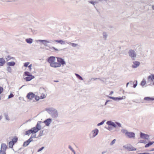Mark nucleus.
I'll list each match as a JSON object with an SVG mask.
<instances>
[{
  "label": "nucleus",
  "instance_id": "52",
  "mask_svg": "<svg viewBox=\"0 0 154 154\" xmlns=\"http://www.w3.org/2000/svg\"><path fill=\"white\" fill-rule=\"evenodd\" d=\"M44 148V146L40 148L39 149V152L41 151L42 150H43Z\"/></svg>",
  "mask_w": 154,
  "mask_h": 154
},
{
  "label": "nucleus",
  "instance_id": "34",
  "mask_svg": "<svg viewBox=\"0 0 154 154\" xmlns=\"http://www.w3.org/2000/svg\"><path fill=\"white\" fill-rule=\"evenodd\" d=\"M55 40H50L49 41H48V43L51 44H53L54 42H56L55 41Z\"/></svg>",
  "mask_w": 154,
  "mask_h": 154
},
{
  "label": "nucleus",
  "instance_id": "13",
  "mask_svg": "<svg viewBox=\"0 0 154 154\" xmlns=\"http://www.w3.org/2000/svg\"><path fill=\"white\" fill-rule=\"evenodd\" d=\"M32 136H31L29 139L24 142L23 144V146H26L29 144L30 143L32 140Z\"/></svg>",
  "mask_w": 154,
  "mask_h": 154
},
{
  "label": "nucleus",
  "instance_id": "59",
  "mask_svg": "<svg viewBox=\"0 0 154 154\" xmlns=\"http://www.w3.org/2000/svg\"><path fill=\"white\" fill-rule=\"evenodd\" d=\"M54 82H59V81L58 80H54Z\"/></svg>",
  "mask_w": 154,
  "mask_h": 154
},
{
  "label": "nucleus",
  "instance_id": "50",
  "mask_svg": "<svg viewBox=\"0 0 154 154\" xmlns=\"http://www.w3.org/2000/svg\"><path fill=\"white\" fill-rule=\"evenodd\" d=\"M32 66V64H30V65H29L28 66V68H29V71H31V69H31Z\"/></svg>",
  "mask_w": 154,
  "mask_h": 154
},
{
  "label": "nucleus",
  "instance_id": "45",
  "mask_svg": "<svg viewBox=\"0 0 154 154\" xmlns=\"http://www.w3.org/2000/svg\"><path fill=\"white\" fill-rule=\"evenodd\" d=\"M69 148L70 149L72 152L75 151L73 149L71 146L70 145L69 146Z\"/></svg>",
  "mask_w": 154,
  "mask_h": 154
},
{
  "label": "nucleus",
  "instance_id": "1",
  "mask_svg": "<svg viewBox=\"0 0 154 154\" xmlns=\"http://www.w3.org/2000/svg\"><path fill=\"white\" fill-rule=\"evenodd\" d=\"M46 110L53 118H57L58 116L57 111L53 108H46Z\"/></svg>",
  "mask_w": 154,
  "mask_h": 154
},
{
  "label": "nucleus",
  "instance_id": "17",
  "mask_svg": "<svg viewBox=\"0 0 154 154\" xmlns=\"http://www.w3.org/2000/svg\"><path fill=\"white\" fill-rule=\"evenodd\" d=\"M34 78V76L32 75L24 77V79L27 82L29 81Z\"/></svg>",
  "mask_w": 154,
  "mask_h": 154
},
{
  "label": "nucleus",
  "instance_id": "38",
  "mask_svg": "<svg viewBox=\"0 0 154 154\" xmlns=\"http://www.w3.org/2000/svg\"><path fill=\"white\" fill-rule=\"evenodd\" d=\"M44 131L43 130H40V133H39V137L42 136L43 135V132Z\"/></svg>",
  "mask_w": 154,
  "mask_h": 154
},
{
  "label": "nucleus",
  "instance_id": "47",
  "mask_svg": "<svg viewBox=\"0 0 154 154\" xmlns=\"http://www.w3.org/2000/svg\"><path fill=\"white\" fill-rule=\"evenodd\" d=\"M97 79H98V78H92L91 79H89V81H91L92 80H96Z\"/></svg>",
  "mask_w": 154,
  "mask_h": 154
},
{
  "label": "nucleus",
  "instance_id": "29",
  "mask_svg": "<svg viewBox=\"0 0 154 154\" xmlns=\"http://www.w3.org/2000/svg\"><path fill=\"white\" fill-rule=\"evenodd\" d=\"M75 75H76V77L78 79H80L81 80H83V79L82 78L80 75H79V74H77V73H75Z\"/></svg>",
  "mask_w": 154,
  "mask_h": 154
},
{
  "label": "nucleus",
  "instance_id": "57",
  "mask_svg": "<svg viewBox=\"0 0 154 154\" xmlns=\"http://www.w3.org/2000/svg\"><path fill=\"white\" fill-rule=\"evenodd\" d=\"M39 130H40L41 129V128H42V127H41V125H40L39 124Z\"/></svg>",
  "mask_w": 154,
  "mask_h": 154
},
{
  "label": "nucleus",
  "instance_id": "15",
  "mask_svg": "<svg viewBox=\"0 0 154 154\" xmlns=\"http://www.w3.org/2000/svg\"><path fill=\"white\" fill-rule=\"evenodd\" d=\"M51 67L56 68L58 67H60L61 66L60 64L58 63L54 62L52 64H51Z\"/></svg>",
  "mask_w": 154,
  "mask_h": 154
},
{
  "label": "nucleus",
  "instance_id": "21",
  "mask_svg": "<svg viewBox=\"0 0 154 154\" xmlns=\"http://www.w3.org/2000/svg\"><path fill=\"white\" fill-rule=\"evenodd\" d=\"M46 96H47L46 94L45 95L44 94L42 93L40 97H39V100L43 99L45 98L46 97Z\"/></svg>",
  "mask_w": 154,
  "mask_h": 154
},
{
  "label": "nucleus",
  "instance_id": "22",
  "mask_svg": "<svg viewBox=\"0 0 154 154\" xmlns=\"http://www.w3.org/2000/svg\"><path fill=\"white\" fill-rule=\"evenodd\" d=\"M7 148V146L5 144H2L1 145V151L2 150H5Z\"/></svg>",
  "mask_w": 154,
  "mask_h": 154
},
{
  "label": "nucleus",
  "instance_id": "42",
  "mask_svg": "<svg viewBox=\"0 0 154 154\" xmlns=\"http://www.w3.org/2000/svg\"><path fill=\"white\" fill-rule=\"evenodd\" d=\"M39 91H41V92L42 91H43L45 92V90L43 88H40Z\"/></svg>",
  "mask_w": 154,
  "mask_h": 154
},
{
  "label": "nucleus",
  "instance_id": "23",
  "mask_svg": "<svg viewBox=\"0 0 154 154\" xmlns=\"http://www.w3.org/2000/svg\"><path fill=\"white\" fill-rule=\"evenodd\" d=\"M123 99V97H114L113 100L115 101H118Z\"/></svg>",
  "mask_w": 154,
  "mask_h": 154
},
{
  "label": "nucleus",
  "instance_id": "10",
  "mask_svg": "<svg viewBox=\"0 0 154 154\" xmlns=\"http://www.w3.org/2000/svg\"><path fill=\"white\" fill-rule=\"evenodd\" d=\"M52 122V119L51 118H48L45 120L43 123L45 124L46 126H49L50 124Z\"/></svg>",
  "mask_w": 154,
  "mask_h": 154
},
{
  "label": "nucleus",
  "instance_id": "28",
  "mask_svg": "<svg viewBox=\"0 0 154 154\" xmlns=\"http://www.w3.org/2000/svg\"><path fill=\"white\" fill-rule=\"evenodd\" d=\"M17 140H18L17 137H15L12 139L11 141H13V142L14 143H16L17 142Z\"/></svg>",
  "mask_w": 154,
  "mask_h": 154
},
{
  "label": "nucleus",
  "instance_id": "55",
  "mask_svg": "<svg viewBox=\"0 0 154 154\" xmlns=\"http://www.w3.org/2000/svg\"><path fill=\"white\" fill-rule=\"evenodd\" d=\"M99 2H102L103 1H107L108 0H98Z\"/></svg>",
  "mask_w": 154,
  "mask_h": 154
},
{
  "label": "nucleus",
  "instance_id": "43",
  "mask_svg": "<svg viewBox=\"0 0 154 154\" xmlns=\"http://www.w3.org/2000/svg\"><path fill=\"white\" fill-rule=\"evenodd\" d=\"M71 45L73 47H76L78 45L77 44L74 43H71Z\"/></svg>",
  "mask_w": 154,
  "mask_h": 154
},
{
  "label": "nucleus",
  "instance_id": "46",
  "mask_svg": "<svg viewBox=\"0 0 154 154\" xmlns=\"http://www.w3.org/2000/svg\"><path fill=\"white\" fill-rule=\"evenodd\" d=\"M116 124L119 127H121V125L120 123L118 122H116Z\"/></svg>",
  "mask_w": 154,
  "mask_h": 154
},
{
  "label": "nucleus",
  "instance_id": "51",
  "mask_svg": "<svg viewBox=\"0 0 154 154\" xmlns=\"http://www.w3.org/2000/svg\"><path fill=\"white\" fill-rule=\"evenodd\" d=\"M137 81H136V83L134 84L133 87L134 88H135L137 86Z\"/></svg>",
  "mask_w": 154,
  "mask_h": 154
},
{
  "label": "nucleus",
  "instance_id": "35",
  "mask_svg": "<svg viewBox=\"0 0 154 154\" xmlns=\"http://www.w3.org/2000/svg\"><path fill=\"white\" fill-rule=\"evenodd\" d=\"M116 141V140L115 139H114L110 143V145H112L114 144L115 143Z\"/></svg>",
  "mask_w": 154,
  "mask_h": 154
},
{
  "label": "nucleus",
  "instance_id": "62",
  "mask_svg": "<svg viewBox=\"0 0 154 154\" xmlns=\"http://www.w3.org/2000/svg\"><path fill=\"white\" fill-rule=\"evenodd\" d=\"M152 9L154 10V5L152 6Z\"/></svg>",
  "mask_w": 154,
  "mask_h": 154
},
{
  "label": "nucleus",
  "instance_id": "41",
  "mask_svg": "<svg viewBox=\"0 0 154 154\" xmlns=\"http://www.w3.org/2000/svg\"><path fill=\"white\" fill-rule=\"evenodd\" d=\"M139 142L140 143H146L147 142L145 140H140V141Z\"/></svg>",
  "mask_w": 154,
  "mask_h": 154
},
{
  "label": "nucleus",
  "instance_id": "24",
  "mask_svg": "<svg viewBox=\"0 0 154 154\" xmlns=\"http://www.w3.org/2000/svg\"><path fill=\"white\" fill-rule=\"evenodd\" d=\"M154 143V141H149L148 143L145 145V147L146 148L152 145Z\"/></svg>",
  "mask_w": 154,
  "mask_h": 154
},
{
  "label": "nucleus",
  "instance_id": "64",
  "mask_svg": "<svg viewBox=\"0 0 154 154\" xmlns=\"http://www.w3.org/2000/svg\"><path fill=\"white\" fill-rule=\"evenodd\" d=\"M74 153V154H75V151H74L73 152Z\"/></svg>",
  "mask_w": 154,
  "mask_h": 154
},
{
  "label": "nucleus",
  "instance_id": "61",
  "mask_svg": "<svg viewBox=\"0 0 154 154\" xmlns=\"http://www.w3.org/2000/svg\"><path fill=\"white\" fill-rule=\"evenodd\" d=\"M113 93V91H112L110 92V94H112Z\"/></svg>",
  "mask_w": 154,
  "mask_h": 154
},
{
  "label": "nucleus",
  "instance_id": "30",
  "mask_svg": "<svg viewBox=\"0 0 154 154\" xmlns=\"http://www.w3.org/2000/svg\"><path fill=\"white\" fill-rule=\"evenodd\" d=\"M26 42L29 44L31 43L32 42V40L31 38L27 39L26 40Z\"/></svg>",
  "mask_w": 154,
  "mask_h": 154
},
{
  "label": "nucleus",
  "instance_id": "2",
  "mask_svg": "<svg viewBox=\"0 0 154 154\" xmlns=\"http://www.w3.org/2000/svg\"><path fill=\"white\" fill-rule=\"evenodd\" d=\"M121 132L125 134V136L129 138H133L135 137V134L133 132H129L126 129H123L121 130Z\"/></svg>",
  "mask_w": 154,
  "mask_h": 154
},
{
  "label": "nucleus",
  "instance_id": "18",
  "mask_svg": "<svg viewBox=\"0 0 154 154\" xmlns=\"http://www.w3.org/2000/svg\"><path fill=\"white\" fill-rule=\"evenodd\" d=\"M144 100L148 101H153L154 100V98L147 97L144 98Z\"/></svg>",
  "mask_w": 154,
  "mask_h": 154
},
{
  "label": "nucleus",
  "instance_id": "31",
  "mask_svg": "<svg viewBox=\"0 0 154 154\" xmlns=\"http://www.w3.org/2000/svg\"><path fill=\"white\" fill-rule=\"evenodd\" d=\"M148 79H150L151 80L154 79V74H152L148 77Z\"/></svg>",
  "mask_w": 154,
  "mask_h": 154
},
{
  "label": "nucleus",
  "instance_id": "56",
  "mask_svg": "<svg viewBox=\"0 0 154 154\" xmlns=\"http://www.w3.org/2000/svg\"><path fill=\"white\" fill-rule=\"evenodd\" d=\"M114 97H110V96L109 97V98L111 99H112V100H113V99Z\"/></svg>",
  "mask_w": 154,
  "mask_h": 154
},
{
  "label": "nucleus",
  "instance_id": "39",
  "mask_svg": "<svg viewBox=\"0 0 154 154\" xmlns=\"http://www.w3.org/2000/svg\"><path fill=\"white\" fill-rule=\"evenodd\" d=\"M98 79L100 80L102 82H104L106 80V79L105 78H102L101 79L98 78Z\"/></svg>",
  "mask_w": 154,
  "mask_h": 154
},
{
  "label": "nucleus",
  "instance_id": "58",
  "mask_svg": "<svg viewBox=\"0 0 154 154\" xmlns=\"http://www.w3.org/2000/svg\"><path fill=\"white\" fill-rule=\"evenodd\" d=\"M129 84V82H127L126 84V87H127L128 86V85Z\"/></svg>",
  "mask_w": 154,
  "mask_h": 154
},
{
  "label": "nucleus",
  "instance_id": "7",
  "mask_svg": "<svg viewBox=\"0 0 154 154\" xmlns=\"http://www.w3.org/2000/svg\"><path fill=\"white\" fill-rule=\"evenodd\" d=\"M56 57L54 56H51L48 58V62L50 63V66H51V64H52L55 61Z\"/></svg>",
  "mask_w": 154,
  "mask_h": 154
},
{
  "label": "nucleus",
  "instance_id": "49",
  "mask_svg": "<svg viewBox=\"0 0 154 154\" xmlns=\"http://www.w3.org/2000/svg\"><path fill=\"white\" fill-rule=\"evenodd\" d=\"M49 48L51 49L52 48H53V49H54L56 51H58V50L57 49L55 48H54V47H49Z\"/></svg>",
  "mask_w": 154,
  "mask_h": 154
},
{
  "label": "nucleus",
  "instance_id": "19",
  "mask_svg": "<svg viewBox=\"0 0 154 154\" xmlns=\"http://www.w3.org/2000/svg\"><path fill=\"white\" fill-rule=\"evenodd\" d=\"M5 61L3 58H0V66H2L5 63Z\"/></svg>",
  "mask_w": 154,
  "mask_h": 154
},
{
  "label": "nucleus",
  "instance_id": "63",
  "mask_svg": "<svg viewBox=\"0 0 154 154\" xmlns=\"http://www.w3.org/2000/svg\"><path fill=\"white\" fill-rule=\"evenodd\" d=\"M105 152H106L105 151H103V152H102V154H103L105 153Z\"/></svg>",
  "mask_w": 154,
  "mask_h": 154
},
{
  "label": "nucleus",
  "instance_id": "36",
  "mask_svg": "<svg viewBox=\"0 0 154 154\" xmlns=\"http://www.w3.org/2000/svg\"><path fill=\"white\" fill-rule=\"evenodd\" d=\"M30 63L29 62L25 63L24 64V66L25 67L27 66Z\"/></svg>",
  "mask_w": 154,
  "mask_h": 154
},
{
  "label": "nucleus",
  "instance_id": "26",
  "mask_svg": "<svg viewBox=\"0 0 154 154\" xmlns=\"http://www.w3.org/2000/svg\"><path fill=\"white\" fill-rule=\"evenodd\" d=\"M7 64L8 66H14L15 64V63L14 62H9L7 63Z\"/></svg>",
  "mask_w": 154,
  "mask_h": 154
},
{
  "label": "nucleus",
  "instance_id": "9",
  "mask_svg": "<svg viewBox=\"0 0 154 154\" xmlns=\"http://www.w3.org/2000/svg\"><path fill=\"white\" fill-rule=\"evenodd\" d=\"M57 61L58 63H60L61 66V65H63L66 64L65 62V61L64 59H63L61 58H59L58 57H57Z\"/></svg>",
  "mask_w": 154,
  "mask_h": 154
},
{
  "label": "nucleus",
  "instance_id": "20",
  "mask_svg": "<svg viewBox=\"0 0 154 154\" xmlns=\"http://www.w3.org/2000/svg\"><path fill=\"white\" fill-rule=\"evenodd\" d=\"M55 41L56 42L60 43L61 45H64L65 44V42L61 40H55Z\"/></svg>",
  "mask_w": 154,
  "mask_h": 154
},
{
  "label": "nucleus",
  "instance_id": "37",
  "mask_svg": "<svg viewBox=\"0 0 154 154\" xmlns=\"http://www.w3.org/2000/svg\"><path fill=\"white\" fill-rule=\"evenodd\" d=\"M103 36L104 38H106L107 36V35L106 32H103Z\"/></svg>",
  "mask_w": 154,
  "mask_h": 154
},
{
  "label": "nucleus",
  "instance_id": "53",
  "mask_svg": "<svg viewBox=\"0 0 154 154\" xmlns=\"http://www.w3.org/2000/svg\"><path fill=\"white\" fill-rule=\"evenodd\" d=\"M110 101L109 100H106V102H105V103L104 105H105H105H106V104H107V103L108 102H109V101Z\"/></svg>",
  "mask_w": 154,
  "mask_h": 154
},
{
  "label": "nucleus",
  "instance_id": "6",
  "mask_svg": "<svg viewBox=\"0 0 154 154\" xmlns=\"http://www.w3.org/2000/svg\"><path fill=\"white\" fill-rule=\"evenodd\" d=\"M124 148L128 151L136 150L137 149L131 145L129 146L128 145H126L123 146Z\"/></svg>",
  "mask_w": 154,
  "mask_h": 154
},
{
  "label": "nucleus",
  "instance_id": "5",
  "mask_svg": "<svg viewBox=\"0 0 154 154\" xmlns=\"http://www.w3.org/2000/svg\"><path fill=\"white\" fill-rule=\"evenodd\" d=\"M38 128H33L30 130H28L26 132V134L29 135L31 134H35L38 132Z\"/></svg>",
  "mask_w": 154,
  "mask_h": 154
},
{
  "label": "nucleus",
  "instance_id": "16",
  "mask_svg": "<svg viewBox=\"0 0 154 154\" xmlns=\"http://www.w3.org/2000/svg\"><path fill=\"white\" fill-rule=\"evenodd\" d=\"M39 42L41 43V44H43L45 46H48L47 43H48V41L46 40H39Z\"/></svg>",
  "mask_w": 154,
  "mask_h": 154
},
{
  "label": "nucleus",
  "instance_id": "25",
  "mask_svg": "<svg viewBox=\"0 0 154 154\" xmlns=\"http://www.w3.org/2000/svg\"><path fill=\"white\" fill-rule=\"evenodd\" d=\"M24 77H25V76H30V75H32L30 74V73L28 72H24Z\"/></svg>",
  "mask_w": 154,
  "mask_h": 154
},
{
  "label": "nucleus",
  "instance_id": "48",
  "mask_svg": "<svg viewBox=\"0 0 154 154\" xmlns=\"http://www.w3.org/2000/svg\"><path fill=\"white\" fill-rule=\"evenodd\" d=\"M14 95L13 94H11L10 95H9L8 98H11L12 97H14Z\"/></svg>",
  "mask_w": 154,
  "mask_h": 154
},
{
  "label": "nucleus",
  "instance_id": "27",
  "mask_svg": "<svg viewBox=\"0 0 154 154\" xmlns=\"http://www.w3.org/2000/svg\"><path fill=\"white\" fill-rule=\"evenodd\" d=\"M14 144V143L13 142V141H10L9 143V147L11 148H12Z\"/></svg>",
  "mask_w": 154,
  "mask_h": 154
},
{
  "label": "nucleus",
  "instance_id": "11",
  "mask_svg": "<svg viewBox=\"0 0 154 154\" xmlns=\"http://www.w3.org/2000/svg\"><path fill=\"white\" fill-rule=\"evenodd\" d=\"M133 65L131 66V67L133 68H135L137 67L140 65V62L137 61H134L133 62Z\"/></svg>",
  "mask_w": 154,
  "mask_h": 154
},
{
  "label": "nucleus",
  "instance_id": "40",
  "mask_svg": "<svg viewBox=\"0 0 154 154\" xmlns=\"http://www.w3.org/2000/svg\"><path fill=\"white\" fill-rule=\"evenodd\" d=\"M89 2L91 4H92V5H94V3H97V2H94V1H90Z\"/></svg>",
  "mask_w": 154,
  "mask_h": 154
},
{
  "label": "nucleus",
  "instance_id": "3",
  "mask_svg": "<svg viewBox=\"0 0 154 154\" xmlns=\"http://www.w3.org/2000/svg\"><path fill=\"white\" fill-rule=\"evenodd\" d=\"M26 97L30 100H33L34 98L35 99V101L38 100V97L31 92H29L27 94Z\"/></svg>",
  "mask_w": 154,
  "mask_h": 154
},
{
  "label": "nucleus",
  "instance_id": "60",
  "mask_svg": "<svg viewBox=\"0 0 154 154\" xmlns=\"http://www.w3.org/2000/svg\"><path fill=\"white\" fill-rule=\"evenodd\" d=\"M150 151H154V148L152 149Z\"/></svg>",
  "mask_w": 154,
  "mask_h": 154
},
{
  "label": "nucleus",
  "instance_id": "12",
  "mask_svg": "<svg viewBox=\"0 0 154 154\" xmlns=\"http://www.w3.org/2000/svg\"><path fill=\"white\" fill-rule=\"evenodd\" d=\"M149 137V135L147 134H146L142 132H140V137L141 138L148 140Z\"/></svg>",
  "mask_w": 154,
  "mask_h": 154
},
{
  "label": "nucleus",
  "instance_id": "14",
  "mask_svg": "<svg viewBox=\"0 0 154 154\" xmlns=\"http://www.w3.org/2000/svg\"><path fill=\"white\" fill-rule=\"evenodd\" d=\"M106 124L109 126H112L114 128H116V125L114 122L111 121H108L107 122Z\"/></svg>",
  "mask_w": 154,
  "mask_h": 154
},
{
  "label": "nucleus",
  "instance_id": "33",
  "mask_svg": "<svg viewBox=\"0 0 154 154\" xmlns=\"http://www.w3.org/2000/svg\"><path fill=\"white\" fill-rule=\"evenodd\" d=\"M146 83V81L145 80H143L141 83V85L142 86L144 85Z\"/></svg>",
  "mask_w": 154,
  "mask_h": 154
},
{
  "label": "nucleus",
  "instance_id": "32",
  "mask_svg": "<svg viewBox=\"0 0 154 154\" xmlns=\"http://www.w3.org/2000/svg\"><path fill=\"white\" fill-rule=\"evenodd\" d=\"M105 121H106L105 120H104L103 121L101 122L98 123L97 125L98 126H100L101 125H103L104 124L105 122Z\"/></svg>",
  "mask_w": 154,
  "mask_h": 154
},
{
  "label": "nucleus",
  "instance_id": "8",
  "mask_svg": "<svg viewBox=\"0 0 154 154\" xmlns=\"http://www.w3.org/2000/svg\"><path fill=\"white\" fill-rule=\"evenodd\" d=\"M99 130L97 129H95L94 130H93L91 134L90 135L92 136V137H95L96 136H97Z\"/></svg>",
  "mask_w": 154,
  "mask_h": 154
},
{
  "label": "nucleus",
  "instance_id": "4",
  "mask_svg": "<svg viewBox=\"0 0 154 154\" xmlns=\"http://www.w3.org/2000/svg\"><path fill=\"white\" fill-rule=\"evenodd\" d=\"M128 54L129 56L131 57L133 60H135L137 56V54L136 52L134 50L131 49L129 50Z\"/></svg>",
  "mask_w": 154,
  "mask_h": 154
},
{
  "label": "nucleus",
  "instance_id": "54",
  "mask_svg": "<svg viewBox=\"0 0 154 154\" xmlns=\"http://www.w3.org/2000/svg\"><path fill=\"white\" fill-rule=\"evenodd\" d=\"M106 128L109 130L112 129V127H109V126L108 127Z\"/></svg>",
  "mask_w": 154,
  "mask_h": 154
},
{
  "label": "nucleus",
  "instance_id": "44",
  "mask_svg": "<svg viewBox=\"0 0 154 154\" xmlns=\"http://www.w3.org/2000/svg\"><path fill=\"white\" fill-rule=\"evenodd\" d=\"M3 88L0 86V94H1L2 92L3 91Z\"/></svg>",
  "mask_w": 154,
  "mask_h": 154
}]
</instances>
